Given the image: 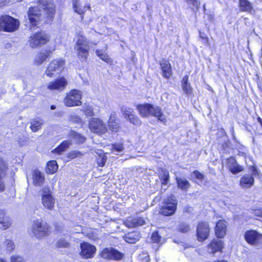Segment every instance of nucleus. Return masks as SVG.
<instances>
[{"label":"nucleus","instance_id":"nucleus-47","mask_svg":"<svg viewBox=\"0 0 262 262\" xmlns=\"http://www.w3.org/2000/svg\"><path fill=\"white\" fill-rule=\"evenodd\" d=\"M151 239L153 242L160 243L161 242V236L159 235L158 232H154L151 235Z\"/></svg>","mask_w":262,"mask_h":262},{"label":"nucleus","instance_id":"nucleus-19","mask_svg":"<svg viewBox=\"0 0 262 262\" xmlns=\"http://www.w3.org/2000/svg\"><path fill=\"white\" fill-rule=\"evenodd\" d=\"M162 76L165 78H169L172 75L171 67L168 61L163 59L160 62Z\"/></svg>","mask_w":262,"mask_h":262},{"label":"nucleus","instance_id":"nucleus-56","mask_svg":"<svg viewBox=\"0 0 262 262\" xmlns=\"http://www.w3.org/2000/svg\"><path fill=\"white\" fill-rule=\"evenodd\" d=\"M258 121L259 122V123L260 124V125L262 126V120H261V119L260 118L258 117Z\"/></svg>","mask_w":262,"mask_h":262},{"label":"nucleus","instance_id":"nucleus-27","mask_svg":"<svg viewBox=\"0 0 262 262\" xmlns=\"http://www.w3.org/2000/svg\"><path fill=\"white\" fill-rule=\"evenodd\" d=\"M33 184L35 186H41L45 181V177L38 170H35L33 175Z\"/></svg>","mask_w":262,"mask_h":262},{"label":"nucleus","instance_id":"nucleus-6","mask_svg":"<svg viewBox=\"0 0 262 262\" xmlns=\"http://www.w3.org/2000/svg\"><path fill=\"white\" fill-rule=\"evenodd\" d=\"M251 174H245L240 179L239 185L242 188H249L254 184V177L259 175V172L255 165L250 167Z\"/></svg>","mask_w":262,"mask_h":262},{"label":"nucleus","instance_id":"nucleus-52","mask_svg":"<svg viewBox=\"0 0 262 262\" xmlns=\"http://www.w3.org/2000/svg\"><path fill=\"white\" fill-rule=\"evenodd\" d=\"M84 113L87 116H92L94 115L93 110L91 106H88L85 108Z\"/></svg>","mask_w":262,"mask_h":262},{"label":"nucleus","instance_id":"nucleus-18","mask_svg":"<svg viewBox=\"0 0 262 262\" xmlns=\"http://www.w3.org/2000/svg\"><path fill=\"white\" fill-rule=\"evenodd\" d=\"M227 164L229 169L233 174H236L244 170V168L237 163L234 157L227 159Z\"/></svg>","mask_w":262,"mask_h":262},{"label":"nucleus","instance_id":"nucleus-17","mask_svg":"<svg viewBox=\"0 0 262 262\" xmlns=\"http://www.w3.org/2000/svg\"><path fill=\"white\" fill-rule=\"evenodd\" d=\"M67 81L64 77L56 79L48 84V89L50 90H62L67 85Z\"/></svg>","mask_w":262,"mask_h":262},{"label":"nucleus","instance_id":"nucleus-14","mask_svg":"<svg viewBox=\"0 0 262 262\" xmlns=\"http://www.w3.org/2000/svg\"><path fill=\"white\" fill-rule=\"evenodd\" d=\"M101 256L108 260H120L123 257V254L114 248H105L101 253Z\"/></svg>","mask_w":262,"mask_h":262},{"label":"nucleus","instance_id":"nucleus-37","mask_svg":"<svg viewBox=\"0 0 262 262\" xmlns=\"http://www.w3.org/2000/svg\"><path fill=\"white\" fill-rule=\"evenodd\" d=\"M121 111L126 119L132 116L134 113V109L126 105H122L121 107Z\"/></svg>","mask_w":262,"mask_h":262},{"label":"nucleus","instance_id":"nucleus-35","mask_svg":"<svg viewBox=\"0 0 262 262\" xmlns=\"http://www.w3.org/2000/svg\"><path fill=\"white\" fill-rule=\"evenodd\" d=\"M30 128L34 132H36L41 128L43 121L40 119H35L31 122Z\"/></svg>","mask_w":262,"mask_h":262},{"label":"nucleus","instance_id":"nucleus-25","mask_svg":"<svg viewBox=\"0 0 262 262\" xmlns=\"http://www.w3.org/2000/svg\"><path fill=\"white\" fill-rule=\"evenodd\" d=\"M141 237L140 234L137 231L127 233L123 236L124 241L130 244H134L139 240Z\"/></svg>","mask_w":262,"mask_h":262},{"label":"nucleus","instance_id":"nucleus-55","mask_svg":"<svg viewBox=\"0 0 262 262\" xmlns=\"http://www.w3.org/2000/svg\"><path fill=\"white\" fill-rule=\"evenodd\" d=\"M229 147V144L228 142H225L222 144V147L225 152L227 151V148Z\"/></svg>","mask_w":262,"mask_h":262},{"label":"nucleus","instance_id":"nucleus-13","mask_svg":"<svg viewBox=\"0 0 262 262\" xmlns=\"http://www.w3.org/2000/svg\"><path fill=\"white\" fill-rule=\"evenodd\" d=\"M244 238L251 245H256L262 241V235L253 230L247 231L245 233Z\"/></svg>","mask_w":262,"mask_h":262},{"label":"nucleus","instance_id":"nucleus-10","mask_svg":"<svg viewBox=\"0 0 262 262\" xmlns=\"http://www.w3.org/2000/svg\"><path fill=\"white\" fill-rule=\"evenodd\" d=\"M89 128L90 130L98 134H104L107 128L104 123L100 119L93 118L89 122Z\"/></svg>","mask_w":262,"mask_h":262},{"label":"nucleus","instance_id":"nucleus-60","mask_svg":"<svg viewBox=\"0 0 262 262\" xmlns=\"http://www.w3.org/2000/svg\"><path fill=\"white\" fill-rule=\"evenodd\" d=\"M0 262H6V261L4 259L0 258Z\"/></svg>","mask_w":262,"mask_h":262},{"label":"nucleus","instance_id":"nucleus-50","mask_svg":"<svg viewBox=\"0 0 262 262\" xmlns=\"http://www.w3.org/2000/svg\"><path fill=\"white\" fill-rule=\"evenodd\" d=\"M11 262H24L23 258L18 255H12L11 257Z\"/></svg>","mask_w":262,"mask_h":262},{"label":"nucleus","instance_id":"nucleus-29","mask_svg":"<svg viewBox=\"0 0 262 262\" xmlns=\"http://www.w3.org/2000/svg\"><path fill=\"white\" fill-rule=\"evenodd\" d=\"M50 52L46 51L44 53H38L35 56L34 62L39 65L41 64L50 55Z\"/></svg>","mask_w":262,"mask_h":262},{"label":"nucleus","instance_id":"nucleus-30","mask_svg":"<svg viewBox=\"0 0 262 262\" xmlns=\"http://www.w3.org/2000/svg\"><path fill=\"white\" fill-rule=\"evenodd\" d=\"M72 144V142L70 140L63 141L58 147L55 148L53 152L58 154H61L62 152L64 151L70 145Z\"/></svg>","mask_w":262,"mask_h":262},{"label":"nucleus","instance_id":"nucleus-28","mask_svg":"<svg viewBox=\"0 0 262 262\" xmlns=\"http://www.w3.org/2000/svg\"><path fill=\"white\" fill-rule=\"evenodd\" d=\"M68 136L69 138L73 139L78 144H82L86 140V138L83 135L74 130H71Z\"/></svg>","mask_w":262,"mask_h":262},{"label":"nucleus","instance_id":"nucleus-53","mask_svg":"<svg viewBox=\"0 0 262 262\" xmlns=\"http://www.w3.org/2000/svg\"><path fill=\"white\" fill-rule=\"evenodd\" d=\"M11 0H0V7L7 5L10 2Z\"/></svg>","mask_w":262,"mask_h":262},{"label":"nucleus","instance_id":"nucleus-20","mask_svg":"<svg viewBox=\"0 0 262 262\" xmlns=\"http://www.w3.org/2000/svg\"><path fill=\"white\" fill-rule=\"evenodd\" d=\"M108 126L112 132H117L120 128L119 123L117 119V115L115 113H112L108 121Z\"/></svg>","mask_w":262,"mask_h":262},{"label":"nucleus","instance_id":"nucleus-8","mask_svg":"<svg viewBox=\"0 0 262 262\" xmlns=\"http://www.w3.org/2000/svg\"><path fill=\"white\" fill-rule=\"evenodd\" d=\"M81 97L82 94L80 91L73 90L67 95L64 99V103L66 106L69 107L80 105Z\"/></svg>","mask_w":262,"mask_h":262},{"label":"nucleus","instance_id":"nucleus-21","mask_svg":"<svg viewBox=\"0 0 262 262\" xmlns=\"http://www.w3.org/2000/svg\"><path fill=\"white\" fill-rule=\"evenodd\" d=\"M216 236L219 238H223L226 233V225L225 222L220 220L216 224L215 228Z\"/></svg>","mask_w":262,"mask_h":262},{"label":"nucleus","instance_id":"nucleus-59","mask_svg":"<svg viewBox=\"0 0 262 262\" xmlns=\"http://www.w3.org/2000/svg\"><path fill=\"white\" fill-rule=\"evenodd\" d=\"M51 110H54L55 108V105H51Z\"/></svg>","mask_w":262,"mask_h":262},{"label":"nucleus","instance_id":"nucleus-23","mask_svg":"<svg viewBox=\"0 0 262 262\" xmlns=\"http://www.w3.org/2000/svg\"><path fill=\"white\" fill-rule=\"evenodd\" d=\"M145 224V221L143 217H138L135 218L129 217L125 222V225L129 228L137 227L142 226Z\"/></svg>","mask_w":262,"mask_h":262},{"label":"nucleus","instance_id":"nucleus-31","mask_svg":"<svg viewBox=\"0 0 262 262\" xmlns=\"http://www.w3.org/2000/svg\"><path fill=\"white\" fill-rule=\"evenodd\" d=\"M159 178L161 181L162 185H166L169 180V172L167 170L164 168H161L160 172Z\"/></svg>","mask_w":262,"mask_h":262},{"label":"nucleus","instance_id":"nucleus-34","mask_svg":"<svg viewBox=\"0 0 262 262\" xmlns=\"http://www.w3.org/2000/svg\"><path fill=\"white\" fill-rule=\"evenodd\" d=\"M11 224L7 216H5L3 210H0V225L1 228L4 229L8 228Z\"/></svg>","mask_w":262,"mask_h":262},{"label":"nucleus","instance_id":"nucleus-2","mask_svg":"<svg viewBox=\"0 0 262 262\" xmlns=\"http://www.w3.org/2000/svg\"><path fill=\"white\" fill-rule=\"evenodd\" d=\"M137 110L142 117H148L149 116H153L157 117L158 120L162 122H164L166 121L165 116L159 107H154L152 104L146 103L138 105L137 106Z\"/></svg>","mask_w":262,"mask_h":262},{"label":"nucleus","instance_id":"nucleus-16","mask_svg":"<svg viewBox=\"0 0 262 262\" xmlns=\"http://www.w3.org/2000/svg\"><path fill=\"white\" fill-rule=\"evenodd\" d=\"M81 255L86 258L92 257L96 250L94 246L87 243L81 244Z\"/></svg>","mask_w":262,"mask_h":262},{"label":"nucleus","instance_id":"nucleus-39","mask_svg":"<svg viewBox=\"0 0 262 262\" xmlns=\"http://www.w3.org/2000/svg\"><path fill=\"white\" fill-rule=\"evenodd\" d=\"M3 246L6 248V251L9 253L12 252L15 248V245L14 243L11 240H6L3 243Z\"/></svg>","mask_w":262,"mask_h":262},{"label":"nucleus","instance_id":"nucleus-46","mask_svg":"<svg viewBox=\"0 0 262 262\" xmlns=\"http://www.w3.org/2000/svg\"><path fill=\"white\" fill-rule=\"evenodd\" d=\"M100 52L99 51H96V55L102 60L103 61L108 62L110 61V58L108 55H107L104 53L103 54H99Z\"/></svg>","mask_w":262,"mask_h":262},{"label":"nucleus","instance_id":"nucleus-48","mask_svg":"<svg viewBox=\"0 0 262 262\" xmlns=\"http://www.w3.org/2000/svg\"><path fill=\"white\" fill-rule=\"evenodd\" d=\"M81 154L80 152L76 150L72 151L68 154V158L70 159H73L75 158H77L79 156H80Z\"/></svg>","mask_w":262,"mask_h":262},{"label":"nucleus","instance_id":"nucleus-51","mask_svg":"<svg viewBox=\"0 0 262 262\" xmlns=\"http://www.w3.org/2000/svg\"><path fill=\"white\" fill-rule=\"evenodd\" d=\"M193 174L195 176V177H196V178L202 181L204 179V177H205L204 174L200 172L198 170H194L193 171Z\"/></svg>","mask_w":262,"mask_h":262},{"label":"nucleus","instance_id":"nucleus-58","mask_svg":"<svg viewBox=\"0 0 262 262\" xmlns=\"http://www.w3.org/2000/svg\"><path fill=\"white\" fill-rule=\"evenodd\" d=\"M96 51H99L100 52L99 54H103V53H104L103 51L100 50H97Z\"/></svg>","mask_w":262,"mask_h":262},{"label":"nucleus","instance_id":"nucleus-45","mask_svg":"<svg viewBox=\"0 0 262 262\" xmlns=\"http://www.w3.org/2000/svg\"><path fill=\"white\" fill-rule=\"evenodd\" d=\"M199 36L200 38L203 39V43H205L208 46H210L208 37L207 36V35L205 33H202L201 31H199Z\"/></svg>","mask_w":262,"mask_h":262},{"label":"nucleus","instance_id":"nucleus-42","mask_svg":"<svg viewBox=\"0 0 262 262\" xmlns=\"http://www.w3.org/2000/svg\"><path fill=\"white\" fill-rule=\"evenodd\" d=\"M73 8L75 12L79 14H82L84 13L83 9L79 7V2L78 0H73Z\"/></svg>","mask_w":262,"mask_h":262},{"label":"nucleus","instance_id":"nucleus-32","mask_svg":"<svg viewBox=\"0 0 262 262\" xmlns=\"http://www.w3.org/2000/svg\"><path fill=\"white\" fill-rule=\"evenodd\" d=\"M188 76L186 75L184 76L182 80V88L183 91L187 95L191 94L192 92V88L190 85L188 83Z\"/></svg>","mask_w":262,"mask_h":262},{"label":"nucleus","instance_id":"nucleus-44","mask_svg":"<svg viewBox=\"0 0 262 262\" xmlns=\"http://www.w3.org/2000/svg\"><path fill=\"white\" fill-rule=\"evenodd\" d=\"M124 149L123 145L121 143H116L113 145V152L117 151L118 152H121Z\"/></svg>","mask_w":262,"mask_h":262},{"label":"nucleus","instance_id":"nucleus-33","mask_svg":"<svg viewBox=\"0 0 262 262\" xmlns=\"http://www.w3.org/2000/svg\"><path fill=\"white\" fill-rule=\"evenodd\" d=\"M178 186L183 190H187L190 187L189 182L185 178H176Z\"/></svg>","mask_w":262,"mask_h":262},{"label":"nucleus","instance_id":"nucleus-57","mask_svg":"<svg viewBox=\"0 0 262 262\" xmlns=\"http://www.w3.org/2000/svg\"><path fill=\"white\" fill-rule=\"evenodd\" d=\"M149 260V258L148 257V256H147L146 257H145V262H148Z\"/></svg>","mask_w":262,"mask_h":262},{"label":"nucleus","instance_id":"nucleus-41","mask_svg":"<svg viewBox=\"0 0 262 262\" xmlns=\"http://www.w3.org/2000/svg\"><path fill=\"white\" fill-rule=\"evenodd\" d=\"M70 245V243L64 238H60L56 242L58 248H68Z\"/></svg>","mask_w":262,"mask_h":262},{"label":"nucleus","instance_id":"nucleus-40","mask_svg":"<svg viewBox=\"0 0 262 262\" xmlns=\"http://www.w3.org/2000/svg\"><path fill=\"white\" fill-rule=\"evenodd\" d=\"M126 120H128L130 123L136 126H139L142 124L141 120L135 114H134L132 116H130Z\"/></svg>","mask_w":262,"mask_h":262},{"label":"nucleus","instance_id":"nucleus-22","mask_svg":"<svg viewBox=\"0 0 262 262\" xmlns=\"http://www.w3.org/2000/svg\"><path fill=\"white\" fill-rule=\"evenodd\" d=\"M223 248V243L220 239H214L208 245L209 252L212 253L221 251Z\"/></svg>","mask_w":262,"mask_h":262},{"label":"nucleus","instance_id":"nucleus-15","mask_svg":"<svg viewBox=\"0 0 262 262\" xmlns=\"http://www.w3.org/2000/svg\"><path fill=\"white\" fill-rule=\"evenodd\" d=\"M8 169V166L6 162L0 158V192L4 191L6 188L4 179L6 176Z\"/></svg>","mask_w":262,"mask_h":262},{"label":"nucleus","instance_id":"nucleus-1","mask_svg":"<svg viewBox=\"0 0 262 262\" xmlns=\"http://www.w3.org/2000/svg\"><path fill=\"white\" fill-rule=\"evenodd\" d=\"M55 14V5L51 0H38L37 6L30 7L28 11L29 23L31 26L37 27L44 15L52 20Z\"/></svg>","mask_w":262,"mask_h":262},{"label":"nucleus","instance_id":"nucleus-43","mask_svg":"<svg viewBox=\"0 0 262 262\" xmlns=\"http://www.w3.org/2000/svg\"><path fill=\"white\" fill-rule=\"evenodd\" d=\"M186 2L192 9L198 10L200 5V3L197 0H186Z\"/></svg>","mask_w":262,"mask_h":262},{"label":"nucleus","instance_id":"nucleus-7","mask_svg":"<svg viewBox=\"0 0 262 262\" xmlns=\"http://www.w3.org/2000/svg\"><path fill=\"white\" fill-rule=\"evenodd\" d=\"M1 29L6 32H13L18 27V20L9 15H3L0 17Z\"/></svg>","mask_w":262,"mask_h":262},{"label":"nucleus","instance_id":"nucleus-36","mask_svg":"<svg viewBox=\"0 0 262 262\" xmlns=\"http://www.w3.org/2000/svg\"><path fill=\"white\" fill-rule=\"evenodd\" d=\"M57 169L58 165L56 161H50L47 164L46 171L48 173H54Z\"/></svg>","mask_w":262,"mask_h":262},{"label":"nucleus","instance_id":"nucleus-9","mask_svg":"<svg viewBox=\"0 0 262 262\" xmlns=\"http://www.w3.org/2000/svg\"><path fill=\"white\" fill-rule=\"evenodd\" d=\"M64 61L61 59L53 60L49 64L45 73L48 76L52 77L60 73L63 69Z\"/></svg>","mask_w":262,"mask_h":262},{"label":"nucleus","instance_id":"nucleus-11","mask_svg":"<svg viewBox=\"0 0 262 262\" xmlns=\"http://www.w3.org/2000/svg\"><path fill=\"white\" fill-rule=\"evenodd\" d=\"M48 40L49 37L47 34L41 32L35 33L31 37L29 44L31 47L34 48L45 44Z\"/></svg>","mask_w":262,"mask_h":262},{"label":"nucleus","instance_id":"nucleus-5","mask_svg":"<svg viewBox=\"0 0 262 262\" xmlns=\"http://www.w3.org/2000/svg\"><path fill=\"white\" fill-rule=\"evenodd\" d=\"M177 205V201L174 195L167 197L164 201L160 213L165 216L171 215L176 210Z\"/></svg>","mask_w":262,"mask_h":262},{"label":"nucleus","instance_id":"nucleus-4","mask_svg":"<svg viewBox=\"0 0 262 262\" xmlns=\"http://www.w3.org/2000/svg\"><path fill=\"white\" fill-rule=\"evenodd\" d=\"M32 232L36 238H42L50 234V227L46 222L37 220L33 224Z\"/></svg>","mask_w":262,"mask_h":262},{"label":"nucleus","instance_id":"nucleus-54","mask_svg":"<svg viewBox=\"0 0 262 262\" xmlns=\"http://www.w3.org/2000/svg\"><path fill=\"white\" fill-rule=\"evenodd\" d=\"M254 213L257 216L262 217V209L254 210Z\"/></svg>","mask_w":262,"mask_h":262},{"label":"nucleus","instance_id":"nucleus-38","mask_svg":"<svg viewBox=\"0 0 262 262\" xmlns=\"http://www.w3.org/2000/svg\"><path fill=\"white\" fill-rule=\"evenodd\" d=\"M177 229L179 232L185 233L190 231V227L187 223L181 222L178 225Z\"/></svg>","mask_w":262,"mask_h":262},{"label":"nucleus","instance_id":"nucleus-26","mask_svg":"<svg viewBox=\"0 0 262 262\" xmlns=\"http://www.w3.org/2000/svg\"><path fill=\"white\" fill-rule=\"evenodd\" d=\"M239 8L243 12L251 13L253 11L252 4L248 0H239Z\"/></svg>","mask_w":262,"mask_h":262},{"label":"nucleus","instance_id":"nucleus-12","mask_svg":"<svg viewBox=\"0 0 262 262\" xmlns=\"http://www.w3.org/2000/svg\"><path fill=\"white\" fill-rule=\"evenodd\" d=\"M210 232V228L208 223L200 222L196 228L197 239L200 242H202L208 238Z\"/></svg>","mask_w":262,"mask_h":262},{"label":"nucleus","instance_id":"nucleus-49","mask_svg":"<svg viewBox=\"0 0 262 262\" xmlns=\"http://www.w3.org/2000/svg\"><path fill=\"white\" fill-rule=\"evenodd\" d=\"M107 158L105 155L100 157L97 160V163L100 166H103L106 161Z\"/></svg>","mask_w":262,"mask_h":262},{"label":"nucleus","instance_id":"nucleus-24","mask_svg":"<svg viewBox=\"0 0 262 262\" xmlns=\"http://www.w3.org/2000/svg\"><path fill=\"white\" fill-rule=\"evenodd\" d=\"M42 203L45 207L51 210L54 208L55 200L51 194H45L42 196Z\"/></svg>","mask_w":262,"mask_h":262},{"label":"nucleus","instance_id":"nucleus-3","mask_svg":"<svg viewBox=\"0 0 262 262\" xmlns=\"http://www.w3.org/2000/svg\"><path fill=\"white\" fill-rule=\"evenodd\" d=\"M74 49L76 52L78 58L83 61L85 60L89 54L90 42L83 36H78Z\"/></svg>","mask_w":262,"mask_h":262}]
</instances>
